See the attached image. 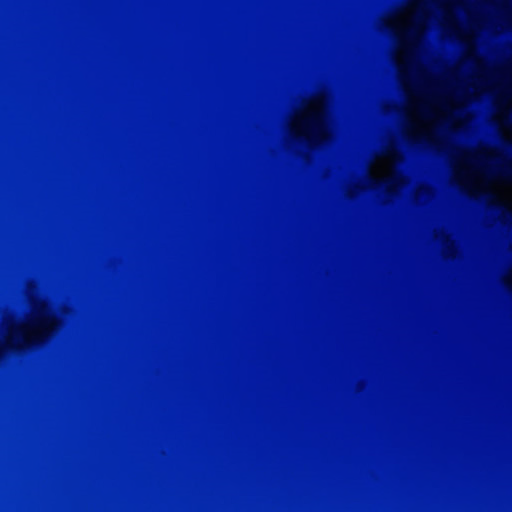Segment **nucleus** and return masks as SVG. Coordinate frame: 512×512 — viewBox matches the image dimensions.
Masks as SVG:
<instances>
[{
    "label": "nucleus",
    "instance_id": "f257e3e1",
    "mask_svg": "<svg viewBox=\"0 0 512 512\" xmlns=\"http://www.w3.org/2000/svg\"><path fill=\"white\" fill-rule=\"evenodd\" d=\"M497 173L512 179V167H498Z\"/></svg>",
    "mask_w": 512,
    "mask_h": 512
}]
</instances>
